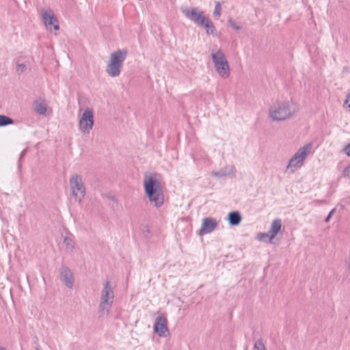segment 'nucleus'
Segmentation results:
<instances>
[{"mask_svg":"<svg viewBox=\"0 0 350 350\" xmlns=\"http://www.w3.org/2000/svg\"><path fill=\"white\" fill-rule=\"evenodd\" d=\"M27 69L26 65L25 64H18L16 67V70L17 73L22 74L25 72Z\"/></svg>","mask_w":350,"mask_h":350,"instance_id":"obj_24","label":"nucleus"},{"mask_svg":"<svg viewBox=\"0 0 350 350\" xmlns=\"http://www.w3.org/2000/svg\"><path fill=\"white\" fill-rule=\"evenodd\" d=\"M114 285L112 282L107 280L103 286L100 295L98 313L100 317H107L114 301Z\"/></svg>","mask_w":350,"mask_h":350,"instance_id":"obj_2","label":"nucleus"},{"mask_svg":"<svg viewBox=\"0 0 350 350\" xmlns=\"http://www.w3.org/2000/svg\"><path fill=\"white\" fill-rule=\"evenodd\" d=\"M306 159V146L300 148L289 160L287 164L285 172L287 174H293L300 169L304 165Z\"/></svg>","mask_w":350,"mask_h":350,"instance_id":"obj_7","label":"nucleus"},{"mask_svg":"<svg viewBox=\"0 0 350 350\" xmlns=\"http://www.w3.org/2000/svg\"><path fill=\"white\" fill-rule=\"evenodd\" d=\"M72 196L75 201L81 202L85 195V188L81 176L73 174L69 180Z\"/></svg>","mask_w":350,"mask_h":350,"instance_id":"obj_8","label":"nucleus"},{"mask_svg":"<svg viewBox=\"0 0 350 350\" xmlns=\"http://www.w3.org/2000/svg\"><path fill=\"white\" fill-rule=\"evenodd\" d=\"M205 29L207 35H211L213 36H217V31L211 20L206 17L200 25Z\"/></svg>","mask_w":350,"mask_h":350,"instance_id":"obj_16","label":"nucleus"},{"mask_svg":"<svg viewBox=\"0 0 350 350\" xmlns=\"http://www.w3.org/2000/svg\"><path fill=\"white\" fill-rule=\"evenodd\" d=\"M126 55L127 51L124 49L118 50L110 54L105 70L109 76L117 77L120 75Z\"/></svg>","mask_w":350,"mask_h":350,"instance_id":"obj_3","label":"nucleus"},{"mask_svg":"<svg viewBox=\"0 0 350 350\" xmlns=\"http://www.w3.org/2000/svg\"><path fill=\"white\" fill-rule=\"evenodd\" d=\"M297 107L290 100H277L269 108V116L273 120H284L293 116Z\"/></svg>","mask_w":350,"mask_h":350,"instance_id":"obj_1","label":"nucleus"},{"mask_svg":"<svg viewBox=\"0 0 350 350\" xmlns=\"http://www.w3.org/2000/svg\"><path fill=\"white\" fill-rule=\"evenodd\" d=\"M282 227V223L280 219H275L271 226L269 232L272 237L275 238L277 234L280 232Z\"/></svg>","mask_w":350,"mask_h":350,"instance_id":"obj_18","label":"nucleus"},{"mask_svg":"<svg viewBox=\"0 0 350 350\" xmlns=\"http://www.w3.org/2000/svg\"><path fill=\"white\" fill-rule=\"evenodd\" d=\"M14 123V121L10 118L0 115V126H4L8 124H12Z\"/></svg>","mask_w":350,"mask_h":350,"instance_id":"obj_21","label":"nucleus"},{"mask_svg":"<svg viewBox=\"0 0 350 350\" xmlns=\"http://www.w3.org/2000/svg\"><path fill=\"white\" fill-rule=\"evenodd\" d=\"M41 16L46 29L50 31L59 29L57 20L51 9H42Z\"/></svg>","mask_w":350,"mask_h":350,"instance_id":"obj_9","label":"nucleus"},{"mask_svg":"<svg viewBox=\"0 0 350 350\" xmlns=\"http://www.w3.org/2000/svg\"><path fill=\"white\" fill-rule=\"evenodd\" d=\"M34 109L38 113L44 115L46 111V102L42 100H36L34 103Z\"/></svg>","mask_w":350,"mask_h":350,"instance_id":"obj_19","label":"nucleus"},{"mask_svg":"<svg viewBox=\"0 0 350 350\" xmlns=\"http://www.w3.org/2000/svg\"><path fill=\"white\" fill-rule=\"evenodd\" d=\"M343 152L348 156L350 157V143L346 145L343 148Z\"/></svg>","mask_w":350,"mask_h":350,"instance_id":"obj_29","label":"nucleus"},{"mask_svg":"<svg viewBox=\"0 0 350 350\" xmlns=\"http://www.w3.org/2000/svg\"><path fill=\"white\" fill-rule=\"evenodd\" d=\"M334 212H335V208L332 209V210L329 212V215H328L327 216H329V217H331L333 215V214H334Z\"/></svg>","mask_w":350,"mask_h":350,"instance_id":"obj_30","label":"nucleus"},{"mask_svg":"<svg viewBox=\"0 0 350 350\" xmlns=\"http://www.w3.org/2000/svg\"><path fill=\"white\" fill-rule=\"evenodd\" d=\"M211 57L218 75L224 79L228 78L230 75L229 66L224 53L220 49H213Z\"/></svg>","mask_w":350,"mask_h":350,"instance_id":"obj_4","label":"nucleus"},{"mask_svg":"<svg viewBox=\"0 0 350 350\" xmlns=\"http://www.w3.org/2000/svg\"><path fill=\"white\" fill-rule=\"evenodd\" d=\"M162 177L156 172L146 173L144 176V188L145 194L157 192L162 190Z\"/></svg>","mask_w":350,"mask_h":350,"instance_id":"obj_5","label":"nucleus"},{"mask_svg":"<svg viewBox=\"0 0 350 350\" xmlns=\"http://www.w3.org/2000/svg\"><path fill=\"white\" fill-rule=\"evenodd\" d=\"M217 226V221L215 218L206 217L202 220L200 235H204L213 232Z\"/></svg>","mask_w":350,"mask_h":350,"instance_id":"obj_12","label":"nucleus"},{"mask_svg":"<svg viewBox=\"0 0 350 350\" xmlns=\"http://www.w3.org/2000/svg\"><path fill=\"white\" fill-rule=\"evenodd\" d=\"M228 23L232 28H234L237 30H239L241 29V26L232 19L228 20Z\"/></svg>","mask_w":350,"mask_h":350,"instance_id":"obj_26","label":"nucleus"},{"mask_svg":"<svg viewBox=\"0 0 350 350\" xmlns=\"http://www.w3.org/2000/svg\"><path fill=\"white\" fill-rule=\"evenodd\" d=\"M182 12L188 19L199 26L207 17L203 11L197 8H185L182 9Z\"/></svg>","mask_w":350,"mask_h":350,"instance_id":"obj_10","label":"nucleus"},{"mask_svg":"<svg viewBox=\"0 0 350 350\" xmlns=\"http://www.w3.org/2000/svg\"><path fill=\"white\" fill-rule=\"evenodd\" d=\"M348 266H349V268L350 269V258H349V261H348Z\"/></svg>","mask_w":350,"mask_h":350,"instance_id":"obj_33","label":"nucleus"},{"mask_svg":"<svg viewBox=\"0 0 350 350\" xmlns=\"http://www.w3.org/2000/svg\"><path fill=\"white\" fill-rule=\"evenodd\" d=\"M330 218H331V217H329V216H327V217L325 218V221L326 222H327V221L330 219Z\"/></svg>","mask_w":350,"mask_h":350,"instance_id":"obj_32","label":"nucleus"},{"mask_svg":"<svg viewBox=\"0 0 350 350\" xmlns=\"http://www.w3.org/2000/svg\"><path fill=\"white\" fill-rule=\"evenodd\" d=\"M60 278L66 287L72 288L74 285V279L72 273L70 269L66 267H62L60 269Z\"/></svg>","mask_w":350,"mask_h":350,"instance_id":"obj_14","label":"nucleus"},{"mask_svg":"<svg viewBox=\"0 0 350 350\" xmlns=\"http://www.w3.org/2000/svg\"><path fill=\"white\" fill-rule=\"evenodd\" d=\"M254 350H266L263 342L261 340H257L255 342Z\"/></svg>","mask_w":350,"mask_h":350,"instance_id":"obj_25","label":"nucleus"},{"mask_svg":"<svg viewBox=\"0 0 350 350\" xmlns=\"http://www.w3.org/2000/svg\"><path fill=\"white\" fill-rule=\"evenodd\" d=\"M342 176L345 178H350V165L344 168Z\"/></svg>","mask_w":350,"mask_h":350,"instance_id":"obj_27","label":"nucleus"},{"mask_svg":"<svg viewBox=\"0 0 350 350\" xmlns=\"http://www.w3.org/2000/svg\"><path fill=\"white\" fill-rule=\"evenodd\" d=\"M0 350H5L3 347H0Z\"/></svg>","mask_w":350,"mask_h":350,"instance_id":"obj_34","label":"nucleus"},{"mask_svg":"<svg viewBox=\"0 0 350 350\" xmlns=\"http://www.w3.org/2000/svg\"><path fill=\"white\" fill-rule=\"evenodd\" d=\"M343 107L349 113H350V94L347 97Z\"/></svg>","mask_w":350,"mask_h":350,"instance_id":"obj_28","label":"nucleus"},{"mask_svg":"<svg viewBox=\"0 0 350 350\" xmlns=\"http://www.w3.org/2000/svg\"><path fill=\"white\" fill-rule=\"evenodd\" d=\"M235 172V169L233 165H227L218 171L212 172L211 175L215 177L221 178L226 176H230Z\"/></svg>","mask_w":350,"mask_h":350,"instance_id":"obj_15","label":"nucleus"},{"mask_svg":"<svg viewBox=\"0 0 350 350\" xmlns=\"http://www.w3.org/2000/svg\"><path fill=\"white\" fill-rule=\"evenodd\" d=\"M167 323L166 317L163 314L159 315L157 317L153 326L154 332L161 337H166L169 334Z\"/></svg>","mask_w":350,"mask_h":350,"instance_id":"obj_11","label":"nucleus"},{"mask_svg":"<svg viewBox=\"0 0 350 350\" xmlns=\"http://www.w3.org/2000/svg\"><path fill=\"white\" fill-rule=\"evenodd\" d=\"M221 15V5L219 2H217L215 5L213 16L216 18H218Z\"/></svg>","mask_w":350,"mask_h":350,"instance_id":"obj_23","label":"nucleus"},{"mask_svg":"<svg viewBox=\"0 0 350 350\" xmlns=\"http://www.w3.org/2000/svg\"><path fill=\"white\" fill-rule=\"evenodd\" d=\"M241 215L238 211H232L228 214V221L231 226H238L241 221Z\"/></svg>","mask_w":350,"mask_h":350,"instance_id":"obj_17","label":"nucleus"},{"mask_svg":"<svg viewBox=\"0 0 350 350\" xmlns=\"http://www.w3.org/2000/svg\"><path fill=\"white\" fill-rule=\"evenodd\" d=\"M334 212H335V208L332 209V210L329 212V215H328L327 216H329V217H331L333 215V214H334Z\"/></svg>","mask_w":350,"mask_h":350,"instance_id":"obj_31","label":"nucleus"},{"mask_svg":"<svg viewBox=\"0 0 350 350\" xmlns=\"http://www.w3.org/2000/svg\"><path fill=\"white\" fill-rule=\"evenodd\" d=\"M94 112L91 108L86 107L79 115V131L83 135H89L93 129Z\"/></svg>","mask_w":350,"mask_h":350,"instance_id":"obj_6","label":"nucleus"},{"mask_svg":"<svg viewBox=\"0 0 350 350\" xmlns=\"http://www.w3.org/2000/svg\"><path fill=\"white\" fill-rule=\"evenodd\" d=\"M150 203L156 208H160L164 204L163 191L145 194Z\"/></svg>","mask_w":350,"mask_h":350,"instance_id":"obj_13","label":"nucleus"},{"mask_svg":"<svg viewBox=\"0 0 350 350\" xmlns=\"http://www.w3.org/2000/svg\"><path fill=\"white\" fill-rule=\"evenodd\" d=\"M63 243L68 250H70V251L73 250V249L75 247V244H74L73 241L70 238L65 237Z\"/></svg>","mask_w":350,"mask_h":350,"instance_id":"obj_22","label":"nucleus"},{"mask_svg":"<svg viewBox=\"0 0 350 350\" xmlns=\"http://www.w3.org/2000/svg\"><path fill=\"white\" fill-rule=\"evenodd\" d=\"M256 239L261 242L265 243H272L273 241L275 239L271 236V233L268 232H260L257 234Z\"/></svg>","mask_w":350,"mask_h":350,"instance_id":"obj_20","label":"nucleus"}]
</instances>
